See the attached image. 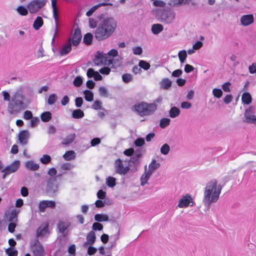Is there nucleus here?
Segmentation results:
<instances>
[{
  "label": "nucleus",
  "instance_id": "27",
  "mask_svg": "<svg viewBox=\"0 0 256 256\" xmlns=\"http://www.w3.org/2000/svg\"><path fill=\"white\" fill-rule=\"evenodd\" d=\"M160 88L168 90L172 86V82L168 78H163L160 82Z\"/></svg>",
  "mask_w": 256,
  "mask_h": 256
},
{
  "label": "nucleus",
  "instance_id": "21",
  "mask_svg": "<svg viewBox=\"0 0 256 256\" xmlns=\"http://www.w3.org/2000/svg\"><path fill=\"white\" fill-rule=\"evenodd\" d=\"M4 218L8 222H12L16 218V208H14L12 210H6L5 212Z\"/></svg>",
  "mask_w": 256,
  "mask_h": 256
},
{
  "label": "nucleus",
  "instance_id": "10",
  "mask_svg": "<svg viewBox=\"0 0 256 256\" xmlns=\"http://www.w3.org/2000/svg\"><path fill=\"white\" fill-rule=\"evenodd\" d=\"M244 120L243 122L248 124H256V116L252 108L250 107L245 111Z\"/></svg>",
  "mask_w": 256,
  "mask_h": 256
},
{
  "label": "nucleus",
  "instance_id": "49",
  "mask_svg": "<svg viewBox=\"0 0 256 256\" xmlns=\"http://www.w3.org/2000/svg\"><path fill=\"white\" fill-rule=\"evenodd\" d=\"M58 96L56 94H52L50 95L48 100V103L50 105L53 104L57 100Z\"/></svg>",
  "mask_w": 256,
  "mask_h": 256
},
{
  "label": "nucleus",
  "instance_id": "50",
  "mask_svg": "<svg viewBox=\"0 0 256 256\" xmlns=\"http://www.w3.org/2000/svg\"><path fill=\"white\" fill-rule=\"evenodd\" d=\"M222 90L220 88H214L212 90V94L214 96V97H216V98H220L222 95Z\"/></svg>",
  "mask_w": 256,
  "mask_h": 256
},
{
  "label": "nucleus",
  "instance_id": "28",
  "mask_svg": "<svg viewBox=\"0 0 256 256\" xmlns=\"http://www.w3.org/2000/svg\"><path fill=\"white\" fill-rule=\"evenodd\" d=\"M160 164L156 162V160H152L150 164L148 166V170L152 174L153 172L160 167Z\"/></svg>",
  "mask_w": 256,
  "mask_h": 256
},
{
  "label": "nucleus",
  "instance_id": "60",
  "mask_svg": "<svg viewBox=\"0 0 256 256\" xmlns=\"http://www.w3.org/2000/svg\"><path fill=\"white\" fill-rule=\"evenodd\" d=\"M106 196V192L100 190L97 192V196L99 199L103 200Z\"/></svg>",
  "mask_w": 256,
  "mask_h": 256
},
{
  "label": "nucleus",
  "instance_id": "20",
  "mask_svg": "<svg viewBox=\"0 0 256 256\" xmlns=\"http://www.w3.org/2000/svg\"><path fill=\"white\" fill-rule=\"evenodd\" d=\"M86 242L84 243V246H86L88 245L92 246L95 242L96 236L93 230L88 233L86 236Z\"/></svg>",
  "mask_w": 256,
  "mask_h": 256
},
{
  "label": "nucleus",
  "instance_id": "46",
  "mask_svg": "<svg viewBox=\"0 0 256 256\" xmlns=\"http://www.w3.org/2000/svg\"><path fill=\"white\" fill-rule=\"evenodd\" d=\"M170 150V147L167 144H165L162 146L160 148V152L162 154L166 155Z\"/></svg>",
  "mask_w": 256,
  "mask_h": 256
},
{
  "label": "nucleus",
  "instance_id": "32",
  "mask_svg": "<svg viewBox=\"0 0 256 256\" xmlns=\"http://www.w3.org/2000/svg\"><path fill=\"white\" fill-rule=\"evenodd\" d=\"M180 109L176 106H172L169 111L170 116L171 118H175L178 116L180 114Z\"/></svg>",
  "mask_w": 256,
  "mask_h": 256
},
{
  "label": "nucleus",
  "instance_id": "39",
  "mask_svg": "<svg viewBox=\"0 0 256 256\" xmlns=\"http://www.w3.org/2000/svg\"><path fill=\"white\" fill-rule=\"evenodd\" d=\"M40 117L42 122H48L52 118V114L50 112H46L42 114Z\"/></svg>",
  "mask_w": 256,
  "mask_h": 256
},
{
  "label": "nucleus",
  "instance_id": "14",
  "mask_svg": "<svg viewBox=\"0 0 256 256\" xmlns=\"http://www.w3.org/2000/svg\"><path fill=\"white\" fill-rule=\"evenodd\" d=\"M17 112L24 110L27 108L28 104L25 102V98L24 96L18 94L17 92Z\"/></svg>",
  "mask_w": 256,
  "mask_h": 256
},
{
  "label": "nucleus",
  "instance_id": "30",
  "mask_svg": "<svg viewBox=\"0 0 256 256\" xmlns=\"http://www.w3.org/2000/svg\"><path fill=\"white\" fill-rule=\"evenodd\" d=\"M94 220L98 222H107L108 220V216L104 214H98L94 216Z\"/></svg>",
  "mask_w": 256,
  "mask_h": 256
},
{
  "label": "nucleus",
  "instance_id": "57",
  "mask_svg": "<svg viewBox=\"0 0 256 256\" xmlns=\"http://www.w3.org/2000/svg\"><path fill=\"white\" fill-rule=\"evenodd\" d=\"M74 167V166L70 163H64L61 166V168L63 170H70Z\"/></svg>",
  "mask_w": 256,
  "mask_h": 256
},
{
  "label": "nucleus",
  "instance_id": "52",
  "mask_svg": "<svg viewBox=\"0 0 256 256\" xmlns=\"http://www.w3.org/2000/svg\"><path fill=\"white\" fill-rule=\"evenodd\" d=\"M82 78L80 77V76H76L74 82H73V84H74V86H76V87H78L80 86H81V84H82Z\"/></svg>",
  "mask_w": 256,
  "mask_h": 256
},
{
  "label": "nucleus",
  "instance_id": "35",
  "mask_svg": "<svg viewBox=\"0 0 256 256\" xmlns=\"http://www.w3.org/2000/svg\"><path fill=\"white\" fill-rule=\"evenodd\" d=\"M107 4L104 2L100 3L99 4H98L94 6H92L88 11L86 13V15L88 16H91L92 14L100 6H106Z\"/></svg>",
  "mask_w": 256,
  "mask_h": 256
},
{
  "label": "nucleus",
  "instance_id": "26",
  "mask_svg": "<svg viewBox=\"0 0 256 256\" xmlns=\"http://www.w3.org/2000/svg\"><path fill=\"white\" fill-rule=\"evenodd\" d=\"M26 168L30 170L35 171L38 169L40 166L38 164L34 162L32 160H30L26 163Z\"/></svg>",
  "mask_w": 256,
  "mask_h": 256
},
{
  "label": "nucleus",
  "instance_id": "22",
  "mask_svg": "<svg viewBox=\"0 0 256 256\" xmlns=\"http://www.w3.org/2000/svg\"><path fill=\"white\" fill-rule=\"evenodd\" d=\"M48 224L44 226H40L37 230V237H42L46 236L48 233Z\"/></svg>",
  "mask_w": 256,
  "mask_h": 256
},
{
  "label": "nucleus",
  "instance_id": "2",
  "mask_svg": "<svg viewBox=\"0 0 256 256\" xmlns=\"http://www.w3.org/2000/svg\"><path fill=\"white\" fill-rule=\"evenodd\" d=\"M222 189V186L218 184V182L215 179L207 183L204 188L202 202L208 208H209L212 204L218 200Z\"/></svg>",
  "mask_w": 256,
  "mask_h": 256
},
{
  "label": "nucleus",
  "instance_id": "23",
  "mask_svg": "<svg viewBox=\"0 0 256 256\" xmlns=\"http://www.w3.org/2000/svg\"><path fill=\"white\" fill-rule=\"evenodd\" d=\"M16 172V160H14L11 164L6 166L2 170V172H6V174H10Z\"/></svg>",
  "mask_w": 256,
  "mask_h": 256
},
{
  "label": "nucleus",
  "instance_id": "6",
  "mask_svg": "<svg viewBox=\"0 0 256 256\" xmlns=\"http://www.w3.org/2000/svg\"><path fill=\"white\" fill-rule=\"evenodd\" d=\"M30 249L34 256H45L44 248L37 240H35L31 244Z\"/></svg>",
  "mask_w": 256,
  "mask_h": 256
},
{
  "label": "nucleus",
  "instance_id": "12",
  "mask_svg": "<svg viewBox=\"0 0 256 256\" xmlns=\"http://www.w3.org/2000/svg\"><path fill=\"white\" fill-rule=\"evenodd\" d=\"M30 136V132L28 130H21L18 134V138L20 143L22 145H26L28 144V140Z\"/></svg>",
  "mask_w": 256,
  "mask_h": 256
},
{
  "label": "nucleus",
  "instance_id": "7",
  "mask_svg": "<svg viewBox=\"0 0 256 256\" xmlns=\"http://www.w3.org/2000/svg\"><path fill=\"white\" fill-rule=\"evenodd\" d=\"M114 168L116 173L120 175H125L130 170L129 166H124L122 160L120 158L116 159L114 163Z\"/></svg>",
  "mask_w": 256,
  "mask_h": 256
},
{
  "label": "nucleus",
  "instance_id": "47",
  "mask_svg": "<svg viewBox=\"0 0 256 256\" xmlns=\"http://www.w3.org/2000/svg\"><path fill=\"white\" fill-rule=\"evenodd\" d=\"M17 12L23 16H26L28 13V9L22 6L17 8Z\"/></svg>",
  "mask_w": 256,
  "mask_h": 256
},
{
  "label": "nucleus",
  "instance_id": "33",
  "mask_svg": "<svg viewBox=\"0 0 256 256\" xmlns=\"http://www.w3.org/2000/svg\"><path fill=\"white\" fill-rule=\"evenodd\" d=\"M43 24L42 18L40 16H38L34 22L33 27L36 30H38L42 26Z\"/></svg>",
  "mask_w": 256,
  "mask_h": 256
},
{
  "label": "nucleus",
  "instance_id": "61",
  "mask_svg": "<svg viewBox=\"0 0 256 256\" xmlns=\"http://www.w3.org/2000/svg\"><path fill=\"white\" fill-rule=\"evenodd\" d=\"M16 227V223L14 222H10L8 226V230L9 232L12 233L15 230V228Z\"/></svg>",
  "mask_w": 256,
  "mask_h": 256
},
{
  "label": "nucleus",
  "instance_id": "3",
  "mask_svg": "<svg viewBox=\"0 0 256 256\" xmlns=\"http://www.w3.org/2000/svg\"><path fill=\"white\" fill-rule=\"evenodd\" d=\"M157 104L155 103H147L142 102L138 104L134 105L132 109L136 112L141 116H150L153 114L156 110Z\"/></svg>",
  "mask_w": 256,
  "mask_h": 256
},
{
  "label": "nucleus",
  "instance_id": "9",
  "mask_svg": "<svg viewBox=\"0 0 256 256\" xmlns=\"http://www.w3.org/2000/svg\"><path fill=\"white\" fill-rule=\"evenodd\" d=\"M174 18L175 14L174 12L170 10H164L162 12L159 20L162 22L169 24L174 21Z\"/></svg>",
  "mask_w": 256,
  "mask_h": 256
},
{
  "label": "nucleus",
  "instance_id": "16",
  "mask_svg": "<svg viewBox=\"0 0 256 256\" xmlns=\"http://www.w3.org/2000/svg\"><path fill=\"white\" fill-rule=\"evenodd\" d=\"M190 203H192V198L190 195L186 194L180 199L178 206L180 208H186L190 205L191 206Z\"/></svg>",
  "mask_w": 256,
  "mask_h": 256
},
{
  "label": "nucleus",
  "instance_id": "53",
  "mask_svg": "<svg viewBox=\"0 0 256 256\" xmlns=\"http://www.w3.org/2000/svg\"><path fill=\"white\" fill-rule=\"evenodd\" d=\"M92 230H102L103 229L102 225L99 222H94L92 226Z\"/></svg>",
  "mask_w": 256,
  "mask_h": 256
},
{
  "label": "nucleus",
  "instance_id": "8",
  "mask_svg": "<svg viewBox=\"0 0 256 256\" xmlns=\"http://www.w3.org/2000/svg\"><path fill=\"white\" fill-rule=\"evenodd\" d=\"M71 226V222L68 220H59L58 225V228L60 232L64 236L68 235Z\"/></svg>",
  "mask_w": 256,
  "mask_h": 256
},
{
  "label": "nucleus",
  "instance_id": "56",
  "mask_svg": "<svg viewBox=\"0 0 256 256\" xmlns=\"http://www.w3.org/2000/svg\"><path fill=\"white\" fill-rule=\"evenodd\" d=\"M132 52L135 55H140L142 52V49L140 46H136L132 48Z\"/></svg>",
  "mask_w": 256,
  "mask_h": 256
},
{
  "label": "nucleus",
  "instance_id": "11",
  "mask_svg": "<svg viewBox=\"0 0 256 256\" xmlns=\"http://www.w3.org/2000/svg\"><path fill=\"white\" fill-rule=\"evenodd\" d=\"M52 2V13H53V18L55 21V30L52 39V42H54V38L57 34L58 30V13L57 10V6H56V0H51Z\"/></svg>",
  "mask_w": 256,
  "mask_h": 256
},
{
  "label": "nucleus",
  "instance_id": "37",
  "mask_svg": "<svg viewBox=\"0 0 256 256\" xmlns=\"http://www.w3.org/2000/svg\"><path fill=\"white\" fill-rule=\"evenodd\" d=\"M106 184L108 187L113 188L116 184V178L112 176H108L106 178Z\"/></svg>",
  "mask_w": 256,
  "mask_h": 256
},
{
  "label": "nucleus",
  "instance_id": "59",
  "mask_svg": "<svg viewBox=\"0 0 256 256\" xmlns=\"http://www.w3.org/2000/svg\"><path fill=\"white\" fill-rule=\"evenodd\" d=\"M83 103L82 98L81 97L76 98L75 100V104L77 108L82 106Z\"/></svg>",
  "mask_w": 256,
  "mask_h": 256
},
{
  "label": "nucleus",
  "instance_id": "34",
  "mask_svg": "<svg viewBox=\"0 0 256 256\" xmlns=\"http://www.w3.org/2000/svg\"><path fill=\"white\" fill-rule=\"evenodd\" d=\"M63 158L66 160H74L76 158L75 152L73 150L68 151L63 155Z\"/></svg>",
  "mask_w": 256,
  "mask_h": 256
},
{
  "label": "nucleus",
  "instance_id": "42",
  "mask_svg": "<svg viewBox=\"0 0 256 256\" xmlns=\"http://www.w3.org/2000/svg\"><path fill=\"white\" fill-rule=\"evenodd\" d=\"M92 37L93 36L92 34L87 33L84 37V42L87 45L90 44L92 42Z\"/></svg>",
  "mask_w": 256,
  "mask_h": 256
},
{
  "label": "nucleus",
  "instance_id": "36",
  "mask_svg": "<svg viewBox=\"0 0 256 256\" xmlns=\"http://www.w3.org/2000/svg\"><path fill=\"white\" fill-rule=\"evenodd\" d=\"M72 115L73 118H80L84 116V112L82 110L77 109L72 112Z\"/></svg>",
  "mask_w": 256,
  "mask_h": 256
},
{
  "label": "nucleus",
  "instance_id": "1",
  "mask_svg": "<svg viewBox=\"0 0 256 256\" xmlns=\"http://www.w3.org/2000/svg\"><path fill=\"white\" fill-rule=\"evenodd\" d=\"M117 28V22L112 17H106L100 20L94 33L98 41L106 40L111 36Z\"/></svg>",
  "mask_w": 256,
  "mask_h": 256
},
{
  "label": "nucleus",
  "instance_id": "19",
  "mask_svg": "<svg viewBox=\"0 0 256 256\" xmlns=\"http://www.w3.org/2000/svg\"><path fill=\"white\" fill-rule=\"evenodd\" d=\"M152 175V174L148 170L147 166H145L144 172L142 174L140 178V185L142 186H144L148 182V181Z\"/></svg>",
  "mask_w": 256,
  "mask_h": 256
},
{
  "label": "nucleus",
  "instance_id": "17",
  "mask_svg": "<svg viewBox=\"0 0 256 256\" xmlns=\"http://www.w3.org/2000/svg\"><path fill=\"white\" fill-rule=\"evenodd\" d=\"M82 38L80 28H76L72 38V44L74 46H77L80 43Z\"/></svg>",
  "mask_w": 256,
  "mask_h": 256
},
{
  "label": "nucleus",
  "instance_id": "41",
  "mask_svg": "<svg viewBox=\"0 0 256 256\" xmlns=\"http://www.w3.org/2000/svg\"><path fill=\"white\" fill-rule=\"evenodd\" d=\"M47 190L50 194H55L58 191V186L57 185L48 184L47 186Z\"/></svg>",
  "mask_w": 256,
  "mask_h": 256
},
{
  "label": "nucleus",
  "instance_id": "31",
  "mask_svg": "<svg viewBox=\"0 0 256 256\" xmlns=\"http://www.w3.org/2000/svg\"><path fill=\"white\" fill-rule=\"evenodd\" d=\"M252 96L248 92H245L242 94V100L244 104H249L252 102Z\"/></svg>",
  "mask_w": 256,
  "mask_h": 256
},
{
  "label": "nucleus",
  "instance_id": "45",
  "mask_svg": "<svg viewBox=\"0 0 256 256\" xmlns=\"http://www.w3.org/2000/svg\"><path fill=\"white\" fill-rule=\"evenodd\" d=\"M133 79V76L130 74H125L122 76V80L125 83H128Z\"/></svg>",
  "mask_w": 256,
  "mask_h": 256
},
{
  "label": "nucleus",
  "instance_id": "18",
  "mask_svg": "<svg viewBox=\"0 0 256 256\" xmlns=\"http://www.w3.org/2000/svg\"><path fill=\"white\" fill-rule=\"evenodd\" d=\"M106 58L104 54L100 52H98L95 55L94 62L96 65L99 66L104 64L106 61Z\"/></svg>",
  "mask_w": 256,
  "mask_h": 256
},
{
  "label": "nucleus",
  "instance_id": "40",
  "mask_svg": "<svg viewBox=\"0 0 256 256\" xmlns=\"http://www.w3.org/2000/svg\"><path fill=\"white\" fill-rule=\"evenodd\" d=\"M178 56L180 62L182 64L185 62L187 57V53L186 50H182L179 52Z\"/></svg>",
  "mask_w": 256,
  "mask_h": 256
},
{
  "label": "nucleus",
  "instance_id": "48",
  "mask_svg": "<svg viewBox=\"0 0 256 256\" xmlns=\"http://www.w3.org/2000/svg\"><path fill=\"white\" fill-rule=\"evenodd\" d=\"M51 160L50 156L48 154H44L40 158V162L43 164H48Z\"/></svg>",
  "mask_w": 256,
  "mask_h": 256
},
{
  "label": "nucleus",
  "instance_id": "15",
  "mask_svg": "<svg viewBox=\"0 0 256 256\" xmlns=\"http://www.w3.org/2000/svg\"><path fill=\"white\" fill-rule=\"evenodd\" d=\"M242 26H246L250 25L254 22V17L252 14H245L241 16L240 19Z\"/></svg>",
  "mask_w": 256,
  "mask_h": 256
},
{
  "label": "nucleus",
  "instance_id": "62",
  "mask_svg": "<svg viewBox=\"0 0 256 256\" xmlns=\"http://www.w3.org/2000/svg\"><path fill=\"white\" fill-rule=\"evenodd\" d=\"M99 72L103 74H108L110 72V69L108 67H104L100 68Z\"/></svg>",
  "mask_w": 256,
  "mask_h": 256
},
{
  "label": "nucleus",
  "instance_id": "38",
  "mask_svg": "<svg viewBox=\"0 0 256 256\" xmlns=\"http://www.w3.org/2000/svg\"><path fill=\"white\" fill-rule=\"evenodd\" d=\"M84 98L88 102H92L94 99V94L92 91L85 90L84 92Z\"/></svg>",
  "mask_w": 256,
  "mask_h": 256
},
{
  "label": "nucleus",
  "instance_id": "44",
  "mask_svg": "<svg viewBox=\"0 0 256 256\" xmlns=\"http://www.w3.org/2000/svg\"><path fill=\"white\" fill-rule=\"evenodd\" d=\"M138 66L144 70H148L150 68V64L146 62L140 60L138 62Z\"/></svg>",
  "mask_w": 256,
  "mask_h": 256
},
{
  "label": "nucleus",
  "instance_id": "54",
  "mask_svg": "<svg viewBox=\"0 0 256 256\" xmlns=\"http://www.w3.org/2000/svg\"><path fill=\"white\" fill-rule=\"evenodd\" d=\"M6 254L8 256H16V250L12 248H9L6 250Z\"/></svg>",
  "mask_w": 256,
  "mask_h": 256
},
{
  "label": "nucleus",
  "instance_id": "63",
  "mask_svg": "<svg viewBox=\"0 0 256 256\" xmlns=\"http://www.w3.org/2000/svg\"><path fill=\"white\" fill-rule=\"evenodd\" d=\"M24 118L26 120H30L32 118V112L30 110H26L24 113Z\"/></svg>",
  "mask_w": 256,
  "mask_h": 256
},
{
  "label": "nucleus",
  "instance_id": "43",
  "mask_svg": "<svg viewBox=\"0 0 256 256\" xmlns=\"http://www.w3.org/2000/svg\"><path fill=\"white\" fill-rule=\"evenodd\" d=\"M170 120L168 118H162L160 120V126L161 128H164L170 124Z\"/></svg>",
  "mask_w": 256,
  "mask_h": 256
},
{
  "label": "nucleus",
  "instance_id": "29",
  "mask_svg": "<svg viewBox=\"0 0 256 256\" xmlns=\"http://www.w3.org/2000/svg\"><path fill=\"white\" fill-rule=\"evenodd\" d=\"M76 135L74 134H70L68 135L62 142L63 145H68L72 143L74 140Z\"/></svg>",
  "mask_w": 256,
  "mask_h": 256
},
{
  "label": "nucleus",
  "instance_id": "4",
  "mask_svg": "<svg viewBox=\"0 0 256 256\" xmlns=\"http://www.w3.org/2000/svg\"><path fill=\"white\" fill-rule=\"evenodd\" d=\"M2 92L4 100L10 101L8 108V112L12 114L16 113V93L13 96L11 100H10V95L9 93L6 91H3Z\"/></svg>",
  "mask_w": 256,
  "mask_h": 256
},
{
  "label": "nucleus",
  "instance_id": "51",
  "mask_svg": "<svg viewBox=\"0 0 256 256\" xmlns=\"http://www.w3.org/2000/svg\"><path fill=\"white\" fill-rule=\"evenodd\" d=\"M99 92L100 94L102 96L108 97V90L104 86H100L99 88Z\"/></svg>",
  "mask_w": 256,
  "mask_h": 256
},
{
  "label": "nucleus",
  "instance_id": "58",
  "mask_svg": "<svg viewBox=\"0 0 256 256\" xmlns=\"http://www.w3.org/2000/svg\"><path fill=\"white\" fill-rule=\"evenodd\" d=\"M144 144V140L142 138H138L134 141V144L137 146H141Z\"/></svg>",
  "mask_w": 256,
  "mask_h": 256
},
{
  "label": "nucleus",
  "instance_id": "24",
  "mask_svg": "<svg viewBox=\"0 0 256 256\" xmlns=\"http://www.w3.org/2000/svg\"><path fill=\"white\" fill-rule=\"evenodd\" d=\"M72 42L70 38H69L68 42L66 45H64L60 50V54L62 56L68 54L71 50Z\"/></svg>",
  "mask_w": 256,
  "mask_h": 256
},
{
  "label": "nucleus",
  "instance_id": "5",
  "mask_svg": "<svg viewBox=\"0 0 256 256\" xmlns=\"http://www.w3.org/2000/svg\"><path fill=\"white\" fill-rule=\"evenodd\" d=\"M46 0H34L27 6V8L30 13L34 14L38 12L46 4Z\"/></svg>",
  "mask_w": 256,
  "mask_h": 256
},
{
  "label": "nucleus",
  "instance_id": "55",
  "mask_svg": "<svg viewBox=\"0 0 256 256\" xmlns=\"http://www.w3.org/2000/svg\"><path fill=\"white\" fill-rule=\"evenodd\" d=\"M102 106V102L99 100H96L92 106V108L96 110H98L101 108Z\"/></svg>",
  "mask_w": 256,
  "mask_h": 256
},
{
  "label": "nucleus",
  "instance_id": "25",
  "mask_svg": "<svg viewBox=\"0 0 256 256\" xmlns=\"http://www.w3.org/2000/svg\"><path fill=\"white\" fill-rule=\"evenodd\" d=\"M164 30L163 26L160 24H154L152 26L151 30L153 34H158Z\"/></svg>",
  "mask_w": 256,
  "mask_h": 256
},
{
  "label": "nucleus",
  "instance_id": "64",
  "mask_svg": "<svg viewBox=\"0 0 256 256\" xmlns=\"http://www.w3.org/2000/svg\"><path fill=\"white\" fill-rule=\"evenodd\" d=\"M248 70L250 74L256 73V64L253 63L252 65L250 66Z\"/></svg>",
  "mask_w": 256,
  "mask_h": 256
},
{
  "label": "nucleus",
  "instance_id": "13",
  "mask_svg": "<svg viewBox=\"0 0 256 256\" xmlns=\"http://www.w3.org/2000/svg\"><path fill=\"white\" fill-rule=\"evenodd\" d=\"M56 206V203L52 200H42L38 204L39 210L40 212H44L46 208H54Z\"/></svg>",
  "mask_w": 256,
  "mask_h": 256
}]
</instances>
